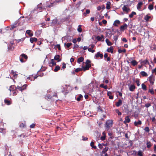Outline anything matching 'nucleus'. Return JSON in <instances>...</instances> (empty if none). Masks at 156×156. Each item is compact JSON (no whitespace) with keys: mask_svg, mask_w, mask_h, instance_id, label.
<instances>
[{"mask_svg":"<svg viewBox=\"0 0 156 156\" xmlns=\"http://www.w3.org/2000/svg\"><path fill=\"white\" fill-rule=\"evenodd\" d=\"M72 44L71 43H67L66 44V46L68 48H69Z\"/></svg>","mask_w":156,"mask_h":156,"instance_id":"nucleus-51","label":"nucleus"},{"mask_svg":"<svg viewBox=\"0 0 156 156\" xmlns=\"http://www.w3.org/2000/svg\"><path fill=\"white\" fill-rule=\"evenodd\" d=\"M118 37L117 36H115L114 37V40L116 42L117 39H118Z\"/></svg>","mask_w":156,"mask_h":156,"instance_id":"nucleus-53","label":"nucleus"},{"mask_svg":"<svg viewBox=\"0 0 156 156\" xmlns=\"http://www.w3.org/2000/svg\"><path fill=\"white\" fill-rule=\"evenodd\" d=\"M84 60V58L82 57H80L79 58L77 59V62L78 63H80L83 61Z\"/></svg>","mask_w":156,"mask_h":156,"instance_id":"nucleus-27","label":"nucleus"},{"mask_svg":"<svg viewBox=\"0 0 156 156\" xmlns=\"http://www.w3.org/2000/svg\"><path fill=\"white\" fill-rule=\"evenodd\" d=\"M118 51L119 53H121L122 52L125 53L126 51V50L125 49H124L122 50L121 49H119Z\"/></svg>","mask_w":156,"mask_h":156,"instance_id":"nucleus-36","label":"nucleus"},{"mask_svg":"<svg viewBox=\"0 0 156 156\" xmlns=\"http://www.w3.org/2000/svg\"><path fill=\"white\" fill-rule=\"evenodd\" d=\"M106 136H101V139L102 140H104L105 139Z\"/></svg>","mask_w":156,"mask_h":156,"instance_id":"nucleus-56","label":"nucleus"},{"mask_svg":"<svg viewBox=\"0 0 156 156\" xmlns=\"http://www.w3.org/2000/svg\"><path fill=\"white\" fill-rule=\"evenodd\" d=\"M136 15V12L133 11L129 15V18H132L133 17L134 15Z\"/></svg>","mask_w":156,"mask_h":156,"instance_id":"nucleus-28","label":"nucleus"},{"mask_svg":"<svg viewBox=\"0 0 156 156\" xmlns=\"http://www.w3.org/2000/svg\"><path fill=\"white\" fill-rule=\"evenodd\" d=\"M107 95L109 96L110 99H112L113 98V96L112 95V93L110 91H108L107 93Z\"/></svg>","mask_w":156,"mask_h":156,"instance_id":"nucleus-21","label":"nucleus"},{"mask_svg":"<svg viewBox=\"0 0 156 156\" xmlns=\"http://www.w3.org/2000/svg\"><path fill=\"white\" fill-rule=\"evenodd\" d=\"M149 80L150 83L153 85L154 83V79L152 75L149 77Z\"/></svg>","mask_w":156,"mask_h":156,"instance_id":"nucleus-11","label":"nucleus"},{"mask_svg":"<svg viewBox=\"0 0 156 156\" xmlns=\"http://www.w3.org/2000/svg\"><path fill=\"white\" fill-rule=\"evenodd\" d=\"M131 64L133 66H135L137 64V62L135 60H133L131 62Z\"/></svg>","mask_w":156,"mask_h":156,"instance_id":"nucleus-31","label":"nucleus"},{"mask_svg":"<svg viewBox=\"0 0 156 156\" xmlns=\"http://www.w3.org/2000/svg\"><path fill=\"white\" fill-rule=\"evenodd\" d=\"M100 87H101L105 89H107L108 88V87L107 85L105 86L104 84L103 83H101L100 85Z\"/></svg>","mask_w":156,"mask_h":156,"instance_id":"nucleus-37","label":"nucleus"},{"mask_svg":"<svg viewBox=\"0 0 156 156\" xmlns=\"http://www.w3.org/2000/svg\"><path fill=\"white\" fill-rule=\"evenodd\" d=\"M81 25H79L78 26L77 30L79 32H81L82 31V30L81 28Z\"/></svg>","mask_w":156,"mask_h":156,"instance_id":"nucleus-39","label":"nucleus"},{"mask_svg":"<svg viewBox=\"0 0 156 156\" xmlns=\"http://www.w3.org/2000/svg\"><path fill=\"white\" fill-rule=\"evenodd\" d=\"M60 24L58 21V20L56 18L53 19L52 21L51 24V26H53L55 25L56 24Z\"/></svg>","mask_w":156,"mask_h":156,"instance_id":"nucleus-6","label":"nucleus"},{"mask_svg":"<svg viewBox=\"0 0 156 156\" xmlns=\"http://www.w3.org/2000/svg\"><path fill=\"white\" fill-rule=\"evenodd\" d=\"M152 73H155L156 75V69H154L152 70Z\"/></svg>","mask_w":156,"mask_h":156,"instance_id":"nucleus-60","label":"nucleus"},{"mask_svg":"<svg viewBox=\"0 0 156 156\" xmlns=\"http://www.w3.org/2000/svg\"><path fill=\"white\" fill-rule=\"evenodd\" d=\"M111 3L110 2H107L106 4V8L108 10H109L111 8Z\"/></svg>","mask_w":156,"mask_h":156,"instance_id":"nucleus-16","label":"nucleus"},{"mask_svg":"<svg viewBox=\"0 0 156 156\" xmlns=\"http://www.w3.org/2000/svg\"><path fill=\"white\" fill-rule=\"evenodd\" d=\"M4 102L5 103L8 105H10L11 104V102L9 100H8L7 99H5L4 100Z\"/></svg>","mask_w":156,"mask_h":156,"instance_id":"nucleus-24","label":"nucleus"},{"mask_svg":"<svg viewBox=\"0 0 156 156\" xmlns=\"http://www.w3.org/2000/svg\"><path fill=\"white\" fill-rule=\"evenodd\" d=\"M122 41L125 42H127V40H126V38L124 37L122 39Z\"/></svg>","mask_w":156,"mask_h":156,"instance_id":"nucleus-55","label":"nucleus"},{"mask_svg":"<svg viewBox=\"0 0 156 156\" xmlns=\"http://www.w3.org/2000/svg\"><path fill=\"white\" fill-rule=\"evenodd\" d=\"M37 41V39L35 37H31L30 38V41L32 43H33L34 42H36Z\"/></svg>","mask_w":156,"mask_h":156,"instance_id":"nucleus-19","label":"nucleus"},{"mask_svg":"<svg viewBox=\"0 0 156 156\" xmlns=\"http://www.w3.org/2000/svg\"><path fill=\"white\" fill-rule=\"evenodd\" d=\"M31 30H27L26 31V33L28 34L30 37H31L33 35V34L31 33Z\"/></svg>","mask_w":156,"mask_h":156,"instance_id":"nucleus-29","label":"nucleus"},{"mask_svg":"<svg viewBox=\"0 0 156 156\" xmlns=\"http://www.w3.org/2000/svg\"><path fill=\"white\" fill-rule=\"evenodd\" d=\"M142 124V122L139 120L137 122L135 121L134 122V125L136 126H137L139 125H141Z\"/></svg>","mask_w":156,"mask_h":156,"instance_id":"nucleus-17","label":"nucleus"},{"mask_svg":"<svg viewBox=\"0 0 156 156\" xmlns=\"http://www.w3.org/2000/svg\"><path fill=\"white\" fill-rule=\"evenodd\" d=\"M122 104V101L121 99H119L118 102L115 104V105L117 107H119Z\"/></svg>","mask_w":156,"mask_h":156,"instance_id":"nucleus-20","label":"nucleus"},{"mask_svg":"<svg viewBox=\"0 0 156 156\" xmlns=\"http://www.w3.org/2000/svg\"><path fill=\"white\" fill-rule=\"evenodd\" d=\"M120 22L118 20H115L113 23V25L116 27H118V24H120Z\"/></svg>","mask_w":156,"mask_h":156,"instance_id":"nucleus-18","label":"nucleus"},{"mask_svg":"<svg viewBox=\"0 0 156 156\" xmlns=\"http://www.w3.org/2000/svg\"><path fill=\"white\" fill-rule=\"evenodd\" d=\"M17 26V24H13L11 26V27L10 28L11 30L15 28Z\"/></svg>","mask_w":156,"mask_h":156,"instance_id":"nucleus-43","label":"nucleus"},{"mask_svg":"<svg viewBox=\"0 0 156 156\" xmlns=\"http://www.w3.org/2000/svg\"><path fill=\"white\" fill-rule=\"evenodd\" d=\"M148 9L150 10H152L153 9V5L150 4L148 6Z\"/></svg>","mask_w":156,"mask_h":156,"instance_id":"nucleus-38","label":"nucleus"},{"mask_svg":"<svg viewBox=\"0 0 156 156\" xmlns=\"http://www.w3.org/2000/svg\"><path fill=\"white\" fill-rule=\"evenodd\" d=\"M143 151H139L137 153V155L139 156H143Z\"/></svg>","mask_w":156,"mask_h":156,"instance_id":"nucleus-41","label":"nucleus"},{"mask_svg":"<svg viewBox=\"0 0 156 156\" xmlns=\"http://www.w3.org/2000/svg\"><path fill=\"white\" fill-rule=\"evenodd\" d=\"M140 74L143 76H147V74L144 71H142L140 73Z\"/></svg>","mask_w":156,"mask_h":156,"instance_id":"nucleus-25","label":"nucleus"},{"mask_svg":"<svg viewBox=\"0 0 156 156\" xmlns=\"http://www.w3.org/2000/svg\"><path fill=\"white\" fill-rule=\"evenodd\" d=\"M127 25L126 24L124 23L123 25H122L120 26V30L121 31H123L127 29Z\"/></svg>","mask_w":156,"mask_h":156,"instance_id":"nucleus-10","label":"nucleus"},{"mask_svg":"<svg viewBox=\"0 0 156 156\" xmlns=\"http://www.w3.org/2000/svg\"><path fill=\"white\" fill-rule=\"evenodd\" d=\"M149 91L150 92V93L151 94H154V91H153V90H151V89H150Z\"/></svg>","mask_w":156,"mask_h":156,"instance_id":"nucleus-63","label":"nucleus"},{"mask_svg":"<svg viewBox=\"0 0 156 156\" xmlns=\"http://www.w3.org/2000/svg\"><path fill=\"white\" fill-rule=\"evenodd\" d=\"M130 121V119L129 116H127L125 117V120L123 122L126 124V123H129Z\"/></svg>","mask_w":156,"mask_h":156,"instance_id":"nucleus-12","label":"nucleus"},{"mask_svg":"<svg viewBox=\"0 0 156 156\" xmlns=\"http://www.w3.org/2000/svg\"><path fill=\"white\" fill-rule=\"evenodd\" d=\"M35 126V124H32L30 126V127L31 128H34Z\"/></svg>","mask_w":156,"mask_h":156,"instance_id":"nucleus-57","label":"nucleus"},{"mask_svg":"<svg viewBox=\"0 0 156 156\" xmlns=\"http://www.w3.org/2000/svg\"><path fill=\"white\" fill-rule=\"evenodd\" d=\"M93 48H89L88 49V51H90L92 53H94L95 51V50H92Z\"/></svg>","mask_w":156,"mask_h":156,"instance_id":"nucleus-49","label":"nucleus"},{"mask_svg":"<svg viewBox=\"0 0 156 156\" xmlns=\"http://www.w3.org/2000/svg\"><path fill=\"white\" fill-rule=\"evenodd\" d=\"M108 150V147H105V148H104L102 152L103 153H105Z\"/></svg>","mask_w":156,"mask_h":156,"instance_id":"nucleus-47","label":"nucleus"},{"mask_svg":"<svg viewBox=\"0 0 156 156\" xmlns=\"http://www.w3.org/2000/svg\"><path fill=\"white\" fill-rule=\"evenodd\" d=\"M113 124V121L112 120H107L105 123V127L107 130L109 129Z\"/></svg>","mask_w":156,"mask_h":156,"instance_id":"nucleus-3","label":"nucleus"},{"mask_svg":"<svg viewBox=\"0 0 156 156\" xmlns=\"http://www.w3.org/2000/svg\"><path fill=\"white\" fill-rule=\"evenodd\" d=\"M116 112L118 113L119 115H121V113L119 111L118 109H116L115 111Z\"/></svg>","mask_w":156,"mask_h":156,"instance_id":"nucleus-50","label":"nucleus"},{"mask_svg":"<svg viewBox=\"0 0 156 156\" xmlns=\"http://www.w3.org/2000/svg\"><path fill=\"white\" fill-rule=\"evenodd\" d=\"M27 84H24L23 86L19 85L15 87V90L13 92V95H16L18 92V91H21L22 92L23 90H25L27 88Z\"/></svg>","mask_w":156,"mask_h":156,"instance_id":"nucleus-2","label":"nucleus"},{"mask_svg":"<svg viewBox=\"0 0 156 156\" xmlns=\"http://www.w3.org/2000/svg\"><path fill=\"white\" fill-rule=\"evenodd\" d=\"M20 56H21L23 58H24L26 60H27V59L28 58V57L27 56V55H26V54H22L21 55H20Z\"/></svg>","mask_w":156,"mask_h":156,"instance_id":"nucleus-35","label":"nucleus"},{"mask_svg":"<svg viewBox=\"0 0 156 156\" xmlns=\"http://www.w3.org/2000/svg\"><path fill=\"white\" fill-rule=\"evenodd\" d=\"M16 87L15 86H10L9 90L10 91H13L14 92L15 90V87Z\"/></svg>","mask_w":156,"mask_h":156,"instance_id":"nucleus-26","label":"nucleus"},{"mask_svg":"<svg viewBox=\"0 0 156 156\" xmlns=\"http://www.w3.org/2000/svg\"><path fill=\"white\" fill-rule=\"evenodd\" d=\"M60 56L59 55H57L55 56L54 59L55 60H57L58 62H59L60 61L59 59Z\"/></svg>","mask_w":156,"mask_h":156,"instance_id":"nucleus-33","label":"nucleus"},{"mask_svg":"<svg viewBox=\"0 0 156 156\" xmlns=\"http://www.w3.org/2000/svg\"><path fill=\"white\" fill-rule=\"evenodd\" d=\"M108 46H111L112 45V43L109 41V40L108 39H106L105 40Z\"/></svg>","mask_w":156,"mask_h":156,"instance_id":"nucleus-32","label":"nucleus"},{"mask_svg":"<svg viewBox=\"0 0 156 156\" xmlns=\"http://www.w3.org/2000/svg\"><path fill=\"white\" fill-rule=\"evenodd\" d=\"M136 83L137 85L138 86H139L140 85L139 81L138 80L136 81Z\"/></svg>","mask_w":156,"mask_h":156,"instance_id":"nucleus-61","label":"nucleus"},{"mask_svg":"<svg viewBox=\"0 0 156 156\" xmlns=\"http://www.w3.org/2000/svg\"><path fill=\"white\" fill-rule=\"evenodd\" d=\"M144 130L147 133L149 132L150 131L149 128L148 127H146L144 129Z\"/></svg>","mask_w":156,"mask_h":156,"instance_id":"nucleus-46","label":"nucleus"},{"mask_svg":"<svg viewBox=\"0 0 156 156\" xmlns=\"http://www.w3.org/2000/svg\"><path fill=\"white\" fill-rule=\"evenodd\" d=\"M113 48L112 46H111L110 48H108L107 50V51L108 52L113 53Z\"/></svg>","mask_w":156,"mask_h":156,"instance_id":"nucleus-22","label":"nucleus"},{"mask_svg":"<svg viewBox=\"0 0 156 156\" xmlns=\"http://www.w3.org/2000/svg\"><path fill=\"white\" fill-rule=\"evenodd\" d=\"M88 69H76L75 70V72H78L79 71H81L83 70L84 71H85Z\"/></svg>","mask_w":156,"mask_h":156,"instance_id":"nucleus-30","label":"nucleus"},{"mask_svg":"<svg viewBox=\"0 0 156 156\" xmlns=\"http://www.w3.org/2000/svg\"><path fill=\"white\" fill-rule=\"evenodd\" d=\"M14 45V43L13 42L11 41L9 44L8 45V50L9 51H12L14 49V47L13 45Z\"/></svg>","mask_w":156,"mask_h":156,"instance_id":"nucleus-4","label":"nucleus"},{"mask_svg":"<svg viewBox=\"0 0 156 156\" xmlns=\"http://www.w3.org/2000/svg\"><path fill=\"white\" fill-rule=\"evenodd\" d=\"M83 97V96L82 95H79V97L77 98V100L78 101H79L81 98Z\"/></svg>","mask_w":156,"mask_h":156,"instance_id":"nucleus-48","label":"nucleus"},{"mask_svg":"<svg viewBox=\"0 0 156 156\" xmlns=\"http://www.w3.org/2000/svg\"><path fill=\"white\" fill-rule=\"evenodd\" d=\"M143 3L142 2H139L137 5L136 7L137 9L138 10H140L141 9V7L143 5Z\"/></svg>","mask_w":156,"mask_h":156,"instance_id":"nucleus-8","label":"nucleus"},{"mask_svg":"<svg viewBox=\"0 0 156 156\" xmlns=\"http://www.w3.org/2000/svg\"><path fill=\"white\" fill-rule=\"evenodd\" d=\"M142 88L144 90H147V87L144 83H142Z\"/></svg>","mask_w":156,"mask_h":156,"instance_id":"nucleus-40","label":"nucleus"},{"mask_svg":"<svg viewBox=\"0 0 156 156\" xmlns=\"http://www.w3.org/2000/svg\"><path fill=\"white\" fill-rule=\"evenodd\" d=\"M85 67L82 66V68H89L91 67V62L90 60L87 59L85 63Z\"/></svg>","mask_w":156,"mask_h":156,"instance_id":"nucleus-5","label":"nucleus"},{"mask_svg":"<svg viewBox=\"0 0 156 156\" xmlns=\"http://www.w3.org/2000/svg\"><path fill=\"white\" fill-rule=\"evenodd\" d=\"M11 75H12L15 78H17L18 74L17 73L16 71H14L13 70H12L10 73Z\"/></svg>","mask_w":156,"mask_h":156,"instance_id":"nucleus-9","label":"nucleus"},{"mask_svg":"<svg viewBox=\"0 0 156 156\" xmlns=\"http://www.w3.org/2000/svg\"><path fill=\"white\" fill-rule=\"evenodd\" d=\"M96 39L99 41H101L102 39H104V36L103 35H101V37L99 36H97Z\"/></svg>","mask_w":156,"mask_h":156,"instance_id":"nucleus-14","label":"nucleus"},{"mask_svg":"<svg viewBox=\"0 0 156 156\" xmlns=\"http://www.w3.org/2000/svg\"><path fill=\"white\" fill-rule=\"evenodd\" d=\"M90 12V10L89 9H87L86 10V13H83V15L86 16L87 14H89Z\"/></svg>","mask_w":156,"mask_h":156,"instance_id":"nucleus-45","label":"nucleus"},{"mask_svg":"<svg viewBox=\"0 0 156 156\" xmlns=\"http://www.w3.org/2000/svg\"><path fill=\"white\" fill-rule=\"evenodd\" d=\"M0 132L3 134H5L6 133V129L5 128H0Z\"/></svg>","mask_w":156,"mask_h":156,"instance_id":"nucleus-23","label":"nucleus"},{"mask_svg":"<svg viewBox=\"0 0 156 156\" xmlns=\"http://www.w3.org/2000/svg\"><path fill=\"white\" fill-rule=\"evenodd\" d=\"M95 56L96 58H98L100 57L101 58H102L103 57V54L100 53L99 52H97L96 54L95 55Z\"/></svg>","mask_w":156,"mask_h":156,"instance_id":"nucleus-13","label":"nucleus"},{"mask_svg":"<svg viewBox=\"0 0 156 156\" xmlns=\"http://www.w3.org/2000/svg\"><path fill=\"white\" fill-rule=\"evenodd\" d=\"M135 88V87L134 85H131L129 87V90L131 91H133Z\"/></svg>","mask_w":156,"mask_h":156,"instance_id":"nucleus-34","label":"nucleus"},{"mask_svg":"<svg viewBox=\"0 0 156 156\" xmlns=\"http://www.w3.org/2000/svg\"><path fill=\"white\" fill-rule=\"evenodd\" d=\"M140 62V65H138L139 68H141V67H143V66H144L146 68H151L152 66L151 64H150L148 60L147 59L143 60H141L139 62Z\"/></svg>","mask_w":156,"mask_h":156,"instance_id":"nucleus-1","label":"nucleus"},{"mask_svg":"<svg viewBox=\"0 0 156 156\" xmlns=\"http://www.w3.org/2000/svg\"><path fill=\"white\" fill-rule=\"evenodd\" d=\"M66 64H65V63H64V62L63 63H62V68H65L66 67Z\"/></svg>","mask_w":156,"mask_h":156,"instance_id":"nucleus-64","label":"nucleus"},{"mask_svg":"<svg viewBox=\"0 0 156 156\" xmlns=\"http://www.w3.org/2000/svg\"><path fill=\"white\" fill-rule=\"evenodd\" d=\"M151 106V104L150 103H147L146 104L145 106L146 108H148Z\"/></svg>","mask_w":156,"mask_h":156,"instance_id":"nucleus-54","label":"nucleus"},{"mask_svg":"<svg viewBox=\"0 0 156 156\" xmlns=\"http://www.w3.org/2000/svg\"><path fill=\"white\" fill-rule=\"evenodd\" d=\"M42 4L41 3L40 4H38L37 5V8L41 9H42Z\"/></svg>","mask_w":156,"mask_h":156,"instance_id":"nucleus-52","label":"nucleus"},{"mask_svg":"<svg viewBox=\"0 0 156 156\" xmlns=\"http://www.w3.org/2000/svg\"><path fill=\"white\" fill-rule=\"evenodd\" d=\"M90 146L92 147V148L94 149H96V146H94V143L93 142H91L90 144Z\"/></svg>","mask_w":156,"mask_h":156,"instance_id":"nucleus-44","label":"nucleus"},{"mask_svg":"<svg viewBox=\"0 0 156 156\" xmlns=\"http://www.w3.org/2000/svg\"><path fill=\"white\" fill-rule=\"evenodd\" d=\"M122 9L124 12H126L127 13L130 11V9L129 8H127L126 5H124L122 8Z\"/></svg>","mask_w":156,"mask_h":156,"instance_id":"nucleus-7","label":"nucleus"},{"mask_svg":"<svg viewBox=\"0 0 156 156\" xmlns=\"http://www.w3.org/2000/svg\"><path fill=\"white\" fill-rule=\"evenodd\" d=\"M56 65V63L55 62L54 59H51L50 62L49 63V66H52Z\"/></svg>","mask_w":156,"mask_h":156,"instance_id":"nucleus-15","label":"nucleus"},{"mask_svg":"<svg viewBox=\"0 0 156 156\" xmlns=\"http://www.w3.org/2000/svg\"><path fill=\"white\" fill-rule=\"evenodd\" d=\"M25 125L23 123H21L20 125V127H24L25 126Z\"/></svg>","mask_w":156,"mask_h":156,"instance_id":"nucleus-59","label":"nucleus"},{"mask_svg":"<svg viewBox=\"0 0 156 156\" xmlns=\"http://www.w3.org/2000/svg\"><path fill=\"white\" fill-rule=\"evenodd\" d=\"M146 144H147V148H149L151 147V143L150 141L147 142Z\"/></svg>","mask_w":156,"mask_h":156,"instance_id":"nucleus-42","label":"nucleus"},{"mask_svg":"<svg viewBox=\"0 0 156 156\" xmlns=\"http://www.w3.org/2000/svg\"><path fill=\"white\" fill-rule=\"evenodd\" d=\"M56 47L58 48V50H60L61 47L60 46L59 44H58L56 46Z\"/></svg>","mask_w":156,"mask_h":156,"instance_id":"nucleus-62","label":"nucleus"},{"mask_svg":"<svg viewBox=\"0 0 156 156\" xmlns=\"http://www.w3.org/2000/svg\"><path fill=\"white\" fill-rule=\"evenodd\" d=\"M20 57L21 56H20V61L22 62H25V61L23 60V58L22 57L21 58Z\"/></svg>","mask_w":156,"mask_h":156,"instance_id":"nucleus-58","label":"nucleus"}]
</instances>
